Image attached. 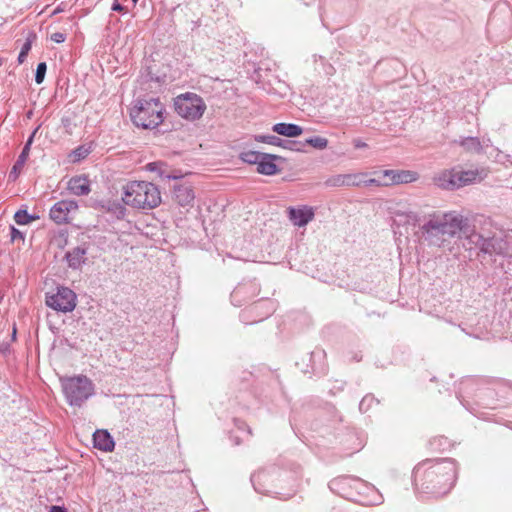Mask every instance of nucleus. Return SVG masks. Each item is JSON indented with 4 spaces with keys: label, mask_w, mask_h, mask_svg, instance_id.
Instances as JSON below:
<instances>
[{
    "label": "nucleus",
    "mask_w": 512,
    "mask_h": 512,
    "mask_svg": "<svg viewBox=\"0 0 512 512\" xmlns=\"http://www.w3.org/2000/svg\"><path fill=\"white\" fill-rule=\"evenodd\" d=\"M396 224L419 226L417 234L432 247L442 248L450 239L468 232V219L457 211L435 210L421 216L415 211L398 212Z\"/></svg>",
    "instance_id": "obj_1"
},
{
    "label": "nucleus",
    "mask_w": 512,
    "mask_h": 512,
    "mask_svg": "<svg viewBox=\"0 0 512 512\" xmlns=\"http://www.w3.org/2000/svg\"><path fill=\"white\" fill-rule=\"evenodd\" d=\"M457 475L458 466L454 459H426L413 469V484L420 493L441 497L451 491Z\"/></svg>",
    "instance_id": "obj_2"
},
{
    "label": "nucleus",
    "mask_w": 512,
    "mask_h": 512,
    "mask_svg": "<svg viewBox=\"0 0 512 512\" xmlns=\"http://www.w3.org/2000/svg\"><path fill=\"white\" fill-rule=\"evenodd\" d=\"M494 391L488 387L487 381L480 377L467 376L458 384L456 396L463 407L477 415L475 405L492 408Z\"/></svg>",
    "instance_id": "obj_3"
},
{
    "label": "nucleus",
    "mask_w": 512,
    "mask_h": 512,
    "mask_svg": "<svg viewBox=\"0 0 512 512\" xmlns=\"http://www.w3.org/2000/svg\"><path fill=\"white\" fill-rule=\"evenodd\" d=\"M123 202L138 209H153L161 203L158 187L147 181H132L123 188Z\"/></svg>",
    "instance_id": "obj_4"
},
{
    "label": "nucleus",
    "mask_w": 512,
    "mask_h": 512,
    "mask_svg": "<svg viewBox=\"0 0 512 512\" xmlns=\"http://www.w3.org/2000/svg\"><path fill=\"white\" fill-rule=\"evenodd\" d=\"M164 105L159 98L138 99L131 109L130 117L133 124L142 129H154L164 120Z\"/></svg>",
    "instance_id": "obj_5"
},
{
    "label": "nucleus",
    "mask_w": 512,
    "mask_h": 512,
    "mask_svg": "<svg viewBox=\"0 0 512 512\" xmlns=\"http://www.w3.org/2000/svg\"><path fill=\"white\" fill-rule=\"evenodd\" d=\"M287 473L281 471L277 467L271 466L269 468L261 469L251 475V482L254 490L263 495H270L280 499H288L295 493V489H292L288 493H283L278 490L277 481H282L283 476Z\"/></svg>",
    "instance_id": "obj_6"
},
{
    "label": "nucleus",
    "mask_w": 512,
    "mask_h": 512,
    "mask_svg": "<svg viewBox=\"0 0 512 512\" xmlns=\"http://www.w3.org/2000/svg\"><path fill=\"white\" fill-rule=\"evenodd\" d=\"M62 388L70 406L80 407L94 394V385L86 376L68 378L62 382Z\"/></svg>",
    "instance_id": "obj_7"
},
{
    "label": "nucleus",
    "mask_w": 512,
    "mask_h": 512,
    "mask_svg": "<svg viewBox=\"0 0 512 512\" xmlns=\"http://www.w3.org/2000/svg\"><path fill=\"white\" fill-rule=\"evenodd\" d=\"M174 108L180 117L188 121H195L203 116L206 104L198 94L186 92L174 99Z\"/></svg>",
    "instance_id": "obj_8"
},
{
    "label": "nucleus",
    "mask_w": 512,
    "mask_h": 512,
    "mask_svg": "<svg viewBox=\"0 0 512 512\" xmlns=\"http://www.w3.org/2000/svg\"><path fill=\"white\" fill-rule=\"evenodd\" d=\"M478 176L474 170H444L433 177L434 184L445 190H456L473 183Z\"/></svg>",
    "instance_id": "obj_9"
},
{
    "label": "nucleus",
    "mask_w": 512,
    "mask_h": 512,
    "mask_svg": "<svg viewBox=\"0 0 512 512\" xmlns=\"http://www.w3.org/2000/svg\"><path fill=\"white\" fill-rule=\"evenodd\" d=\"M275 310L276 303L273 300L269 298L261 299L241 311L240 320L245 324L257 323L272 315Z\"/></svg>",
    "instance_id": "obj_10"
},
{
    "label": "nucleus",
    "mask_w": 512,
    "mask_h": 512,
    "mask_svg": "<svg viewBox=\"0 0 512 512\" xmlns=\"http://www.w3.org/2000/svg\"><path fill=\"white\" fill-rule=\"evenodd\" d=\"M76 294L68 287H57L56 293L46 295V305L58 312H71L76 307Z\"/></svg>",
    "instance_id": "obj_11"
},
{
    "label": "nucleus",
    "mask_w": 512,
    "mask_h": 512,
    "mask_svg": "<svg viewBox=\"0 0 512 512\" xmlns=\"http://www.w3.org/2000/svg\"><path fill=\"white\" fill-rule=\"evenodd\" d=\"M260 292V286L255 280H248L239 283L231 293V302L234 306L240 307Z\"/></svg>",
    "instance_id": "obj_12"
},
{
    "label": "nucleus",
    "mask_w": 512,
    "mask_h": 512,
    "mask_svg": "<svg viewBox=\"0 0 512 512\" xmlns=\"http://www.w3.org/2000/svg\"><path fill=\"white\" fill-rule=\"evenodd\" d=\"M356 499L353 502H358L364 505H376L382 502V496L377 489L370 483L356 477L355 482Z\"/></svg>",
    "instance_id": "obj_13"
},
{
    "label": "nucleus",
    "mask_w": 512,
    "mask_h": 512,
    "mask_svg": "<svg viewBox=\"0 0 512 512\" xmlns=\"http://www.w3.org/2000/svg\"><path fill=\"white\" fill-rule=\"evenodd\" d=\"M356 477L353 476H339L332 479L328 487L334 494L340 497L353 501L356 499V488H355Z\"/></svg>",
    "instance_id": "obj_14"
},
{
    "label": "nucleus",
    "mask_w": 512,
    "mask_h": 512,
    "mask_svg": "<svg viewBox=\"0 0 512 512\" xmlns=\"http://www.w3.org/2000/svg\"><path fill=\"white\" fill-rule=\"evenodd\" d=\"M78 209L75 200L63 199L56 202L50 209V218L57 224L69 222V214Z\"/></svg>",
    "instance_id": "obj_15"
},
{
    "label": "nucleus",
    "mask_w": 512,
    "mask_h": 512,
    "mask_svg": "<svg viewBox=\"0 0 512 512\" xmlns=\"http://www.w3.org/2000/svg\"><path fill=\"white\" fill-rule=\"evenodd\" d=\"M287 216L290 222L297 227H305L314 219V208L308 205H300L297 207H288Z\"/></svg>",
    "instance_id": "obj_16"
},
{
    "label": "nucleus",
    "mask_w": 512,
    "mask_h": 512,
    "mask_svg": "<svg viewBox=\"0 0 512 512\" xmlns=\"http://www.w3.org/2000/svg\"><path fill=\"white\" fill-rule=\"evenodd\" d=\"M173 199L183 208H191L194 205L195 192L190 183L183 182L173 186Z\"/></svg>",
    "instance_id": "obj_17"
},
{
    "label": "nucleus",
    "mask_w": 512,
    "mask_h": 512,
    "mask_svg": "<svg viewBox=\"0 0 512 512\" xmlns=\"http://www.w3.org/2000/svg\"><path fill=\"white\" fill-rule=\"evenodd\" d=\"M340 443L346 448L347 454L351 455L360 451L365 445V436L355 429H347L340 436Z\"/></svg>",
    "instance_id": "obj_18"
},
{
    "label": "nucleus",
    "mask_w": 512,
    "mask_h": 512,
    "mask_svg": "<svg viewBox=\"0 0 512 512\" xmlns=\"http://www.w3.org/2000/svg\"><path fill=\"white\" fill-rule=\"evenodd\" d=\"M381 173L386 178L387 186L412 183L419 178L418 173L411 170H384Z\"/></svg>",
    "instance_id": "obj_19"
},
{
    "label": "nucleus",
    "mask_w": 512,
    "mask_h": 512,
    "mask_svg": "<svg viewBox=\"0 0 512 512\" xmlns=\"http://www.w3.org/2000/svg\"><path fill=\"white\" fill-rule=\"evenodd\" d=\"M93 446L98 450L111 452L115 447V442L107 430L99 429L93 434Z\"/></svg>",
    "instance_id": "obj_20"
},
{
    "label": "nucleus",
    "mask_w": 512,
    "mask_h": 512,
    "mask_svg": "<svg viewBox=\"0 0 512 512\" xmlns=\"http://www.w3.org/2000/svg\"><path fill=\"white\" fill-rule=\"evenodd\" d=\"M67 189L76 196H85L91 191L90 182L85 175L72 177L68 181Z\"/></svg>",
    "instance_id": "obj_21"
},
{
    "label": "nucleus",
    "mask_w": 512,
    "mask_h": 512,
    "mask_svg": "<svg viewBox=\"0 0 512 512\" xmlns=\"http://www.w3.org/2000/svg\"><path fill=\"white\" fill-rule=\"evenodd\" d=\"M277 158L278 157L276 155L263 153L257 165V172L266 176L277 174L279 172V168L275 164V160Z\"/></svg>",
    "instance_id": "obj_22"
},
{
    "label": "nucleus",
    "mask_w": 512,
    "mask_h": 512,
    "mask_svg": "<svg viewBox=\"0 0 512 512\" xmlns=\"http://www.w3.org/2000/svg\"><path fill=\"white\" fill-rule=\"evenodd\" d=\"M87 249L82 246L74 247L66 252L65 258L68 266L72 269H79L86 261Z\"/></svg>",
    "instance_id": "obj_23"
},
{
    "label": "nucleus",
    "mask_w": 512,
    "mask_h": 512,
    "mask_svg": "<svg viewBox=\"0 0 512 512\" xmlns=\"http://www.w3.org/2000/svg\"><path fill=\"white\" fill-rule=\"evenodd\" d=\"M272 131L278 135L288 138L298 137L303 133V128L294 123H276L272 126Z\"/></svg>",
    "instance_id": "obj_24"
},
{
    "label": "nucleus",
    "mask_w": 512,
    "mask_h": 512,
    "mask_svg": "<svg viewBox=\"0 0 512 512\" xmlns=\"http://www.w3.org/2000/svg\"><path fill=\"white\" fill-rule=\"evenodd\" d=\"M471 237L476 238L475 244L479 247L482 253L491 255L492 253L497 252L495 238H485L478 233L472 234Z\"/></svg>",
    "instance_id": "obj_25"
},
{
    "label": "nucleus",
    "mask_w": 512,
    "mask_h": 512,
    "mask_svg": "<svg viewBox=\"0 0 512 512\" xmlns=\"http://www.w3.org/2000/svg\"><path fill=\"white\" fill-rule=\"evenodd\" d=\"M31 144H32V134L28 137L26 145H25L22 153L20 154L17 162L12 167L9 177L12 178L13 180H15L18 177L20 170L22 169V167L24 166V163L28 159L29 147Z\"/></svg>",
    "instance_id": "obj_26"
},
{
    "label": "nucleus",
    "mask_w": 512,
    "mask_h": 512,
    "mask_svg": "<svg viewBox=\"0 0 512 512\" xmlns=\"http://www.w3.org/2000/svg\"><path fill=\"white\" fill-rule=\"evenodd\" d=\"M255 140L260 143H265L278 147H286L285 145H292L291 140H283L275 135H257L255 136Z\"/></svg>",
    "instance_id": "obj_27"
},
{
    "label": "nucleus",
    "mask_w": 512,
    "mask_h": 512,
    "mask_svg": "<svg viewBox=\"0 0 512 512\" xmlns=\"http://www.w3.org/2000/svg\"><path fill=\"white\" fill-rule=\"evenodd\" d=\"M306 358L308 359L309 363L305 367H300L301 371L303 373H310V372H316L317 366H316V359L321 360L324 358V351L322 350H316L306 355Z\"/></svg>",
    "instance_id": "obj_28"
},
{
    "label": "nucleus",
    "mask_w": 512,
    "mask_h": 512,
    "mask_svg": "<svg viewBox=\"0 0 512 512\" xmlns=\"http://www.w3.org/2000/svg\"><path fill=\"white\" fill-rule=\"evenodd\" d=\"M91 152V146L79 145L69 153L68 158L70 162L78 163L81 160L85 159Z\"/></svg>",
    "instance_id": "obj_29"
},
{
    "label": "nucleus",
    "mask_w": 512,
    "mask_h": 512,
    "mask_svg": "<svg viewBox=\"0 0 512 512\" xmlns=\"http://www.w3.org/2000/svg\"><path fill=\"white\" fill-rule=\"evenodd\" d=\"M458 143L462 146L466 151L469 152H480L482 150V145L478 137H464L461 138Z\"/></svg>",
    "instance_id": "obj_30"
},
{
    "label": "nucleus",
    "mask_w": 512,
    "mask_h": 512,
    "mask_svg": "<svg viewBox=\"0 0 512 512\" xmlns=\"http://www.w3.org/2000/svg\"><path fill=\"white\" fill-rule=\"evenodd\" d=\"M126 211V207L118 201L108 203L107 212L117 220L124 219Z\"/></svg>",
    "instance_id": "obj_31"
},
{
    "label": "nucleus",
    "mask_w": 512,
    "mask_h": 512,
    "mask_svg": "<svg viewBox=\"0 0 512 512\" xmlns=\"http://www.w3.org/2000/svg\"><path fill=\"white\" fill-rule=\"evenodd\" d=\"M367 175L368 174L364 172L345 174V185L349 187L363 186L364 178H366Z\"/></svg>",
    "instance_id": "obj_32"
},
{
    "label": "nucleus",
    "mask_w": 512,
    "mask_h": 512,
    "mask_svg": "<svg viewBox=\"0 0 512 512\" xmlns=\"http://www.w3.org/2000/svg\"><path fill=\"white\" fill-rule=\"evenodd\" d=\"M262 152L247 150L243 151L239 154V159L247 164H256L258 165Z\"/></svg>",
    "instance_id": "obj_33"
},
{
    "label": "nucleus",
    "mask_w": 512,
    "mask_h": 512,
    "mask_svg": "<svg viewBox=\"0 0 512 512\" xmlns=\"http://www.w3.org/2000/svg\"><path fill=\"white\" fill-rule=\"evenodd\" d=\"M303 143H305V146L310 145L315 149L323 150L328 146V139L322 136H311L307 138Z\"/></svg>",
    "instance_id": "obj_34"
},
{
    "label": "nucleus",
    "mask_w": 512,
    "mask_h": 512,
    "mask_svg": "<svg viewBox=\"0 0 512 512\" xmlns=\"http://www.w3.org/2000/svg\"><path fill=\"white\" fill-rule=\"evenodd\" d=\"M379 401L372 394L365 395L359 403V410L361 413H367L374 404Z\"/></svg>",
    "instance_id": "obj_35"
},
{
    "label": "nucleus",
    "mask_w": 512,
    "mask_h": 512,
    "mask_svg": "<svg viewBox=\"0 0 512 512\" xmlns=\"http://www.w3.org/2000/svg\"><path fill=\"white\" fill-rule=\"evenodd\" d=\"M327 187H342L345 185V174L332 175L325 180Z\"/></svg>",
    "instance_id": "obj_36"
},
{
    "label": "nucleus",
    "mask_w": 512,
    "mask_h": 512,
    "mask_svg": "<svg viewBox=\"0 0 512 512\" xmlns=\"http://www.w3.org/2000/svg\"><path fill=\"white\" fill-rule=\"evenodd\" d=\"M46 71H47V64H46V62L38 63L36 71L34 73V81L37 84H41L44 81L45 75H46Z\"/></svg>",
    "instance_id": "obj_37"
},
{
    "label": "nucleus",
    "mask_w": 512,
    "mask_h": 512,
    "mask_svg": "<svg viewBox=\"0 0 512 512\" xmlns=\"http://www.w3.org/2000/svg\"><path fill=\"white\" fill-rule=\"evenodd\" d=\"M14 219L17 224L24 225L32 220V216L28 214L27 210H19L15 213Z\"/></svg>",
    "instance_id": "obj_38"
},
{
    "label": "nucleus",
    "mask_w": 512,
    "mask_h": 512,
    "mask_svg": "<svg viewBox=\"0 0 512 512\" xmlns=\"http://www.w3.org/2000/svg\"><path fill=\"white\" fill-rule=\"evenodd\" d=\"M430 444L433 449H438L441 451H444L449 446L448 439L443 436L435 437L433 440H431Z\"/></svg>",
    "instance_id": "obj_39"
},
{
    "label": "nucleus",
    "mask_w": 512,
    "mask_h": 512,
    "mask_svg": "<svg viewBox=\"0 0 512 512\" xmlns=\"http://www.w3.org/2000/svg\"><path fill=\"white\" fill-rule=\"evenodd\" d=\"M30 49H31V41L29 39H27L26 42L23 44L20 54L18 56L19 64H22L25 61Z\"/></svg>",
    "instance_id": "obj_40"
},
{
    "label": "nucleus",
    "mask_w": 512,
    "mask_h": 512,
    "mask_svg": "<svg viewBox=\"0 0 512 512\" xmlns=\"http://www.w3.org/2000/svg\"><path fill=\"white\" fill-rule=\"evenodd\" d=\"M363 186H387L386 178H364Z\"/></svg>",
    "instance_id": "obj_41"
},
{
    "label": "nucleus",
    "mask_w": 512,
    "mask_h": 512,
    "mask_svg": "<svg viewBox=\"0 0 512 512\" xmlns=\"http://www.w3.org/2000/svg\"><path fill=\"white\" fill-rule=\"evenodd\" d=\"M234 424H235V427L237 428V430L242 435L249 436L251 434V429L248 427V425L244 421L235 419Z\"/></svg>",
    "instance_id": "obj_42"
},
{
    "label": "nucleus",
    "mask_w": 512,
    "mask_h": 512,
    "mask_svg": "<svg viewBox=\"0 0 512 512\" xmlns=\"http://www.w3.org/2000/svg\"><path fill=\"white\" fill-rule=\"evenodd\" d=\"M313 60H314L315 63L320 61L321 65L323 66V71L326 74H331V71L333 70V67L331 65L325 63V59H324L323 56H321V55H313Z\"/></svg>",
    "instance_id": "obj_43"
},
{
    "label": "nucleus",
    "mask_w": 512,
    "mask_h": 512,
    "mask_svg": "<svg viewBox=\"0 0 512 512\" xmlns=\"http://www.w3.org/2000/svg\"><path fill=\"white\" fill-rule=\"evenodd\" d=\"M292 145H286L287 147H283L284 149H289L291 151H296V152H304V148H305V143L301 142V141H292Z\"/></svg>",
    "instance_id": "obj_44"
},
{
    "label": "nucleus",
    "mask_w": 512,
    "mask_h": 512,
    "mask_svg": "<svg viewBox=\"0 0 512 512\" xmlns=\"http://www.w3.org/2000/svg\"><path fill=\"white\" fill-rule=\"evenodd\" d=\"M50 39L55 43H63L66 40V34L62 32L52 33Z\"/></svg>",
    "instance_id": "obj_45"
},
{
    "label": "nucleus",
    "mask_w": 512,
    "mask_h": 512,
    "mask_svg": "<svg viewBox=\"0 0 512 512\" xmlns=\"http://www.w3.org/2000/svg\"><path fill=\"white\" fill-rule=\"evenodd\" d=\"M11 240L12 241H16V240L24 241L23 233L21 231H19L18 229L12 227L11 228Z\"/></svg>",
    "instance_id": "obj_46"
},
{
    "label": "nucleus",
    "mask_w": 512,
    "mask_h": 512,
    "mask_svg": "<svg viewBox=\"0 0 512 512\" xmlns=\"http://www.w3.org/2000/svg\"><path fill=\"white\" fill-rule=\"evenodd\" d=\"M271 385L274 390H278V391L281 390V383L278 378V375L271 373Z\"/></svg>",
    "instance_id": "obj_47"
},
{
    "label": "nucleus",
    "mask_w": 512,
    "mask_h": 512,
    "mask_svg": "<svg viewBox=\"0 0 512 512\" xmlns=\"http://www.w3.org/2000/svg\"><path fill=\"white\" fill-rule=\"evenodd\" d=\"M230 440L232 443L236 446L240 445L242 443V438L239 436L236 432H231L230 434Z\"/></svg>",
    "instance_id": "obj_48"
},
{
    "label": "nucleus",
    "mask_w": 512,
    "mask_h": 512,
    "mask_svg": "<svg viewBox=\"0 0 512 512\" xmlns=\"http://www.w3.org/2000/svg\"><path fill=\"white\" fill-rule=\"evenodd\" d=\"M353 145L356 149H362L367 147V144L359 138L353 140Z\"/></svg>",
    "instance_id": "obj_49"
},
{
    "label": "nucleus",
    "mask_w": 512,
    "mask_h": 512,
    "mask_svg": "<svg viewBox=\"0 0 512 512\" xmlns=\"http://www.w3.org/2000/svg\"><path fill=\"white\" fill-rule=\"evenodd\" d=\"M111 9L113 11H116V12H122L124 10V6L122 4H120L117 0L114 1V3L112 4V7Z\"/></svg>",
    "instance_id": "obj_50"
},
{
    "label": "nucleus",
    "mask_w": 512,
    "mask_h": 512,
    "mask_svg": "<svg viewBox=\"0 0 512 512\" xmlns=\"http://www.w3.org/2000/svg\"><path fill=\"white\" fill-rule=\"evenodd\" d=\"M49 512H68L64 506L53 505L50 507Z\"/></svg>",
    "instance_id": "obj_51"
},
{
    "label": "nucleus",
    "mask_w": 512,
    "mask_h": 512,
    "mask_svg": "<svg viewBox=\"0 0 512 512\" xmlns=\"http://www.w3.org/2000/svg\"><path fill=\"white\" fill-rule=\"evenodd\" d=\"M65 10V4L62 2L57 8L53 11V14H57L63 12Z\"/></svg>",
    "instance_id": "obj_52"
},
{
    "label": "nucleus",
    "mask_w": 512,
    "mask_h": 512,
    "mask_svg": "<svg viewBox=\"0 0 512 512\" xmlns=\"http://www.w3.org/2000/svg\"><path fill=\"white\" fill-rule=\"evenodd\" d=\"M155 166H156L155 162L148 164V168H149L150 171H153L155 169Z\"/></svg>",
    "instance_id": "obj_53"
},
{
    "label": "nucleus",
    "mask_w": 512,
    "mask_h": 512,
    "mask_svg": "<svg viewBox=\"0 0 512 512\" xmlns=\"http://www.w3.org/2000/svg\"><path fill=\"white\" fill-rule=\"evenodd\" d=\"M38 128H39V127L34 128V130H33L34 136L36 135V133H37V131H38Z\"/></svg>",
    "instance_id": "obj_54"
},
{
    "label": "nucleus",
    "mask_w": 512,
    "mask_h": 512,
    "mask_svg": "<svg viewBox=\"0 0 512 512\" xmlns=\"http://www.w3.org/2000/svg\"><path fill=\"white\" fill-rule=\"evenodd\" d=\"M167 177H168V178H173V179H177V178H178L177 176H173V177H171V176H169V175H168Z\"/></svg>",
    "instance_id": "obj_55"
},
{
    "label": "nucleus",
    "mask_w": 512,
    "mask_h": 512,
    "mask_svg": "<svg viewBox=\"0 0 512 512\" xmlns=\"http://www.w3.org/2000/svg\"><path fill=\"white\" fill-rule=\"evenodd\" d=\"M31 113H32L31 111H28V112H27V116H28V118L30 117Z\"/></svg>",
    "instance_id": "obj_56"
},
{
    "label": "nucleus",
    "mask_w": 512,
    "mask_h": 512,
    "mask_svg": "<svg viewBox=\"0 0 512 512\" xmlns=\"http://www.w3.org/2000/svg\"><path fill=\"white\" fill-rule=\"evenodd\" d=\"M134 3H137L138 0H132Z\"/></svg>",
    "instance_id": "obj_57"
},
{
    "label": "nucleus",
    "mask_w": 512,
    "mask_h": 512,
    "mask_svg": "<svg viewBox=\"0 0 512 512\" xmlns=\"http://www.w3.org/2000/svg\"><path fill=\"white\" fill-rule=\"evenodd\" d=\"M2 65V61L0 60V66Z\"/></svg>",
    "instance_id": "obj_58"
}]
</instances>
